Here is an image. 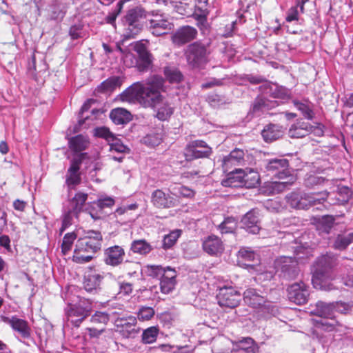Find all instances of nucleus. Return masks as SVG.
<instances>
[{
	"label": "nucleus",
	"instance_id": "f257e3e1",
	"mask_svg": "<svg viewBox=\"0 0 353 353\" xmlns=\"http://www.w3.org/2000/svg\"><path fill=\"white\" fill-rule=\"evenodd\" d=\"M165 79L159 75L148 77L144 83H134L121 94V101L129 103L138 102L142 106H152L161 99V92L166 91Z\"/></svg>",
	"mask_w": 353,
	"mask_h": 353
},
{
	"label": "nucleus",
	"instance_id": "f03ea898",
	"mask_svg": "<svg viewBox=\"0 0 353 353\" xmlns=\"http://www.w3.org/2000/svg\"><path fill=\"white\" fill-rule=\"evenodd\" d=\"M353 192L347 186H337L332 192H292L286 196L288 204L297 209L305 210L327 201L330 205H345L352 197Z\"/></svg>",
	"mask_w": 353,
	"mask_h": 353
},
{
	"label": "nucleus",
	"instance_id": "7ed1b4c3",
	"mask_svg": "<svg viewBox=\"0 0 353 353\" xmlns=\"http://www.w3.org/2000/svg\"><path fill=\"white\" fill-rule=\"evenodd\" d=\"M102 242L103 236L100 232L87 231L76 243L72 261L80 264L91 261L94 254L101 249Z\"/></svg>",
	"mask_w": 353,
	"mask_h": 353
},
{
	"label": "nucleus",
	"instance_id": "20e7f679",
	"mask_svg": "<svg viewBox=\"0 0 353 353\" xmlns=\"http://www.w3.org/2000/svg\"><path fill=\"white\" fill-rule=\"evenodd\" d=\"M337 265V257L331 253L319 256L314 264L312 283L314 288L330 291L333 289L330 283L332 270Z\"/></svg>",
	"mask_w": 353,
	"mask_h": 353
},
{
	"label": "nucleus",
	"instance_id": "39448f33",
	"mask_svg": "<svg viewBox=\"0 0 353 353\" xmlns=\"http://www.w3.org/2000/svg\"><path fill=\"white\" fill-rule=\"evenodd\" d=\"M293 246L294 257L282 256L278 258L274 263L276 271L279 272V276L283 279L290 280L294 279L299 274L298 259H302L307 257L310 252L308 248L301 245Z\"/></svg>",
	"mask_w": 353,
	"mask_h": 353
},
{
	"label": "nucleus",
	"instance_id": "423d86ee",
	"mask_svg": "<svg viewBox=\"0 0 353 353\" xmlns=\"http://www.w3.org/2000/svg\"><path fill=\"white\" fill-rule=\"evenodd\" d=\"M146 26L151 33L157 37L168 33L174 27L172 19L159 10H153L148 13Z\"/></svg>",
	"mask_w": 353,
	"mask_h": 353
},
{
	"label": "nucleus",
	"instance_id": "0eeeda50",
	"mask_svg": "<svg viewBox=\"0 0 353 353\" xmlns=\"http://www.w3.org/2000/svg\"><path fill=\"white\" fill-rule=\"evenodd\" d=\"M77 298L78 302L68 303L65 309L68 321H70L76 327H79L81 323L90 314L92 308L91 301L79 296Z\"/></svg>",
	"mask_w": 353,
	"mask_h": 353
},
{
	"label": "nucleus",
	"instance_id": "6e6552de",
	"mask_svg": "<svg viewBox=\"0 0 353 353\" xmlns=\"http://www.w3.org/2000/svg\"><path fill=\"white\" fill-rule=\"evenodd\" d=\"M243 301L247 305L254 308H260L265 314L272 316L278 314L277 307L270 301H267L254 289H248L244 292Z\"/></svg>",
	"mask_w": 353,
	"mask_h": 353
},
{
	"label": "nucleus",
	"instance_id": "1a4fd4ad",
	"mask_svg": "<svg viewBox=\"0 0 353 353\" xmlns=\"http://www.w3.org/2000/svg\"><path fill=\"white\" fill-rule=\"evenodd\" d=\"M148 13L143 8L136 7L128 10L125 17V36L128 38L134 37L141 30L140 19H147Z\"/></svg>",
	"mask_w": 353,
	"mask_h": 353
},
{
	"label": "nucleus",
	"instance_id": "9d476101",
	"mask_svg": "<svg viewBox=\"0 0 353 353\" xmlns=\"http://www.w3.org/2000/svg\"><path fill=\"white\" fill-rule=\"evenodd\" d=\"M88 199V194L83 192H77L75 196L69 201L68 210L65 212L62 225L60 228V235L72 223L74 216L77 217L78 214L81 211L83 205Z\"/></svg>",
	"mask_w": 353,
	"mask_h": 353
},
{
	"label": "nucleus",
	"instance_id": "9b49d317",
	"mask_svg": "<svg viewBox=\"0 0 353 353\" xmlns=\"http://www.w3.org/2000/svg\"><path fill=\"white\" fill-rule=\"evenodd\" d=\"M264 171L268 175L282 179L290 176L289 161L284 158H274L263 161Z\"/></svg>",
	"mask_w": 353,
	"mask_h": 353
},
{
	"label": "nucleus",
	"instance_id": "f8f14e48",
	"mask_svg": "<svg viewBox=\"0 0 353 353\" xmlns=\"http://www.w3.org/2000/svg\"><path fill=\"white\" fill-rule=\"evenodd\" d=\"M209 43L205 45L200 41L194 42L188 46L186 52L187 60L192 66H198L205 63L210 52L208 48Z\"/></svg>",
	"mask_w": 353,
	"mask_h": 353
},
{
	"label": "nucleus",
	"instance_id": "ddd939ff",
	"mask_svg": "<svg viewBox=\"0 0 353 353\" xmlns=\"http://www.w3.org/2000/svg\"><path fill=\"white\" fill-rule=\"evenodd\" d=\"M218 303L221 307L234 308L241 300V293L232 287L220 288L217 294Z\"/></svg>",
	"mask_w": 353,
	"mask_h": 353
},
{
	"label": "nucleus",
	"instance_id": "4468645a",
	"mask_svg": "<svg viewBox=\"0 0 353 353\" xmlns=\"http://www.w3.org/2000/svg\"><path fill=\"white\" fill-rule=\"evenodd\" d=\"M308 287L303 282L295 283L288 288V299L296 305H303L307 301Z\"/></svg>",
	"mask_w": 353,
	"mask_h": 353
},
{
	"label": "nucleus",
	"instance_id": "2eb2a0df",
	"mask_svg": "<svg viewBox=\"0 0 353 353\" xmlns=\"http://www.w3.org/2000/svg\"><path fill=\"white\" fill-rule=\"evenodd\" d=\"M242 228L249 233L256 234L260 231L259 211L257 209H252L248 212L241 219Z\"/></svg>",
	"mask_w": 353,
	"mask_h": 353
},
{
	"label": "nucleus",
	"instance_id": "dca6fc26",
	"mask_svg": "<svg viewBox=\"0 0 353 353\" xmlns=\"http://www.w3.org/2000/svg\"><path fill=\"white\" fill-rule=\"evenodd\" d=\"M211 153V148L203 141H194L190 143L186 148L185 156L189 159H199L208 157Z\"/></svg>",
	"mask_w": 353,
	"mask_h": 353
},
{
	"label": "nucleus",
	"instance_id": "f3484780",
	"mask_svg": "<svg viewBox=\"0 0 353 353\" xmlns=\"http://www.w3.org/2000/svg\"><path fill=\"white\" fill-rule=\"evenodd\" d=\"M137 318L128 316L125 318H118L115 320L117 330L125 338H129L136 334Z\"/></svg>",
	"mask_w": 353,
	"mask_h": 353
},
{
	"label": "nucleus",
	"instance_id": "a211bd4d",
	"mask_svg": "<svg viewBox=\"0 0 353 353\" xmlns=\"http://www.w3.org/2000/svg\"><path fill=\"white\" fill-rule=\"evenodd\" d=\"M125 254V251L122 247L119 245L110 246L104 250V263L110 266H118L123 263Z\"/></svg>",
	"mask_w": 353,
	"mask_h": 353
},
{
	"label": "nucleus",
	"instance_id": "6ab92c4d",
	"mask_svg": "<svg viewBox=\"0 0 353 353\" xmlns=\"http://www.w3.org/2000/svg\"><path fill=\"white\" fill-rule=\"evenodd\" d=\"M197 35V30L191 26H183L179 28L172 37V42L177 46H182L194 40Z\"/></svg>",
	"mask_w": 353,
	"mask_h": 353
},
{
	"label": "nucleus",
	"instance_id": "aec40b11",
	"mask_svg": "<svg viewBox=\"0 0 353 353\" xmlns=\"http://www.w3.org/2000/svg\"><path fill=\"white\" fill-rule=\"evenodd\" d=\"M161 92V99L152 106H145L156 109V117L162 121H168L174 113V107Z\"/></svg>",
	"mask_w": 353,
	"mask_h": 353
},
{
	"label": "nucleus",
	"instance_id": "412c9836",
	"mask_svg": "<svg viewBox=\"0 0 353 353\" xmlns=\"http://www.w3.org/2000/svg\"><path fill=\"white\" fill-rule=\"evenodd\" d=\"M151 201L159 208H170L176 205V200L170 194L161 190H156L152 194Z\"/></svg>",
	"mask_w": 353,
	"mask_h": 353
},
{
	"label": "nucleus",
	"instance_id": "4be33fe9",
	"mask_svg": "<svg viewBox=\"0 0 353 353\" xmlns=\"http://www.w3.org/2000/svg\"><path fill=\"white\" fill-rule=\"evenodd\" d=\"M259 90L263 94L269 95L273 98L285 99L289 97L288 91L286 88L272 83L266 79L264 83L260 85Z\"/></svg>",
	"mask_w": 353,
	"mask_h": 353
},
{
	"label": "nucleus",
	"instance_id": "5701e85b",
	"mask_svg": "<svg viewBox=\"0 0 353 353\" xmlns=\"http://www.w3.org/2000/svg\"><path fill=\"white\" fill-rule=\"evenodd\" d=\"M203 250L211 256H219L224 250V245L218 236L210 235L206 237L202 243Z\"/></svg>",
	"mask_w": 353,
	"mask_h": 353
},
{
	"label": "nucleus",
	"instance_id": "b1692460",
	"mask_svg": "<svg viewBox=\"0 0 353 353\" xmlns=\"http://www.w3.org/2000/svg\"><path fill=\"white\" fill-rule=\"evenodd\" d=\"M176 272L174 269L170 268L167 270V273L159 279L160 289L162 293L169 294L174 289L176 284Z\"/></svg>",
	"mask_w": 353,
	"mask_h": 353
},
{
	"label": "nucleus",
	"instance_id": "393cba45",
	"mask_svg": "<svg viewBox=\"0 0 353 353\" xmlns=\"http://www.w3.org/2000/svg\"><path fill=\"white\" fill-rule=\"evenodd\" d=\"M244 161V152L240 149L232 150L228 156L225 157L223 160L222 166L225 172L234 165H241Z\"/></svg>",
	"mask_w": 353,
	"mask_h": 353
},
{
	"label": "nucleus",
	"instance_id": "a878e982",
	"mask_svg": "<svg viewBox=\"0 0 353 353\" xmlns=\"http://www.w3.org/2000/svg\"><path fill=\"white\" fill-rule=\"evenodd\" d=\"M65 3L59 1H53L47 9L48 18L50 20L61 21L65 15Z\"/></svg>",
	"mask_w": 353,
	"mask_h": 353
},
{
	"label": "nucleus",
	"instance_id": "bb28decb",
	"mask_svg": "<svg viewBox=\"0 0 353 353\" xmlns=\"http://www.w3.org/2000/svg\"><path fill=\"white\" fill-rule=\"evenodd\" d=\"M313 126L309 123L299 121L291 125L288 131V135L291 138H303L309 134L312 130Z\"/></svg>",
	"mask_w": 353,
	"mask_h": 353
},
{
	"label": "nucleus",
	"instance_id": "cd10ccee",
	"mask_svg": "<svg viewBox=\"0 0 353 353\" xmlns=\"http://www.w3.org/2000/svg\"><path fill=\"white\" fill-rule=\"evenodd\" d=\"M284 132L282 126L270 123L265 125L261 132V135L265 142H272L283 137Z\"/></svg>",
	"mask_w": 353,
	"mask_h": 353
},
{
	"label": "nucleus",
	"instance_id": "c85d7f7f",
	"mask_svg": "<svg viewBox=\"0 0 353 353\" xmlns=\"http://www.w3.org/2000/svg\"><path fill=\"white\" fill-rule=\"evenodd\" d=\"M310 313L324 319L334 317V303H327L319 301L315 304L313 309L311 310Z\"/></svg>",
	"mask_w": 353,
	"mask_h": 353
},
{
	"label": "nucleus",
	"instance_id": "c756f323",
	"mask_svg": "<svg viewBox=\"0 0 353 353\" xmlns=\"http://www.w3.org/2000/svg\"><path fill=\"white\" fill-rule=\"evenodd\" d=\"M228 177L222 181L225 187H243V170L234 169L228 171Z\"/></svg>",
	"mask_w": 353,
	"mask_h": 353
},
{
	"label": "nucleus",
	"instance_id": "7c9ffc66",
	"mask_svg": "<svg viewBox=\"0 0 353 353\" xmlns=\"http://www.w3.org/2000/svg\"><path fill=\"white\" fill-rule=\"evenodd\" d=\"M89 139L87 137L79 134L71 137L68 140V146L71 151L75 154L83 153L89 145Z\"/></svg>",
	"mask_w": 353,
	"mask_h": 353
},
{
	"label": "nucleus",
	"instance_id": "2f4dec72",
	"mask_svg": "<svg viewBox=\"0 0 353 353\" xmlns=\"http://www.w3.org/2000/svg\"><path fill=\"white\" fill-rule=\"evenodd\" d=\"M103 276L99 274H90L85 278L83 286L89 293L97 294L101 290V281Z\"/></svg>",
	"mask_w": 353,
	"mask_h": 353
},
{
	"label": "nucleus",
	"instance_id": "473e14b6",
	"mask_svg": "<svg viewBox=\"0 0 353 353\" xmlns=\"http://www.w3.org/2000/svg\"><path fill=\"white\" fill-rule=\"evenodd\" d=\"M110 117L117 125H124L132 120L131 113L121 108L113 109L110 114Z\"/></svg>",
	"mask_w": 353,
	"mask_h": 353
},
{
	"label": "nucleus",
	"instance_id": "72a5a7b5",
	"mask_svg": "<svg viewBox=\"0 0 353 353\" xmlns=\"http://www.w3.org/2000/svg\"><path fill=\"white\" fill-rule=\"evenodd\" d=\"M293 104L296 108L301 112V113L305 119L312 120L314 118V105L311 102L307 100H303L301 101L294 100Z\"/></svg>",
	"mask_w": 353,
	"mask_h": 353
},
{
	"label": "nucleus",
	"instance_id": "f704fd0d",
	"mask_svg": "<svg viewBox=\"0 0 353 353\" xmlns=\"http://www.w3.org/2000/svg\"><path fill=\"white\" fill-rule=\"evenodd\" d=\"M260 176L259 173L252 169L243 170V186L252 188L259 184Z\"/></svg>",
	"mask_w": 353,
	"mask_h": 353
},
{
	"label": "nucleus",
	"instance_id": "c9c22d12",
	"mask_svg": "<svg viewBox=\"0 0 353 353\" xmlns=\"http://www.w3.org/2000/svg\"><path fill=\"white\" fill-rule=\"evenodd\" d=\"M342 282L346 286L353 288V261H348L341 269Z\"/></svg>",
	"mask_w": 353,
	"mask_h": 353
},
{
	"label": "nucleus",
	"instance_id": "e433bc0d",
	"mask_svg": "<svg viewBox=\"0 0 353 353\" xmlns=\"http://www.w3.org/2000/svg\"><path fill=\"white\" fill-rule=\"evenodd\" d=\"M353 243V232L347 234H338L333 243V248L338 250H344Z\"/></svg>",
	"mask_w": 353,
	"mask_h": 353
},
{
	"label": "nucleus",
	"instance_id": "4c0bfd02",
	"mask_svg": "<svg viewBox=\"0 0 353 353\" xmlns=\"http://www.w3.org/2000/svg\"><path fill=\"white\" fill-rule=\"evenodd\" d=\"M122 83L123 79L121 77L114 76L101 83L99 89L101 92H110L116 88L120 87Z\"/></svg>",
	"mask_w": 353,
	"mask_h": 353
},
{
	"label": "nucleus",
	"instance_id": "58836bf2",
	"mask_svg": "<svg viewBox=\"0 0 353 353\" xmlns=\"http://www.w3.org/2000/svg\"><path fill=\"white\" fill-rule=\"evenodd\" d=\"M81 181L79 170H76L75 168H69L66 174V184L69 189H74L76 185L79 184Z\"/></svg>",
	"mask_w": 353,
	"mask_h": 353
},
{
	"label": "nucleus",
	"instance_id": "ea45409f",
	"mask_svg": "<svg viewBox=\"0 0 353 353\" xmlns=\"http://www.w3.org/2000/svg\"><path fill=\"white\" fill-rule=\"evenodd\" d=\"M130 250L134 253L147 254L152 250V247L145 240H134L131 244Z\"/></svg>",
	"mask_w": 353,
	"mask_h": 353
},
{
	"label": "nucleus",
	"instance_id": "a19ab883",
	"mask_svg": "<svg viewBox=\"0 0 353 353\" xmlns=\"http://www.w3.org/2000/svg\"><path fill=\"white\" fill-rule=\"evenodd\" d=\"M163 139V133L153 132L150 133L143 137L141 141L143 144L148 147L154 148L161 143Z\"/></svg>",
	"mask_w": 353,
	"mask_h": 353
},
{
	"label": "nucleus",
	"instance_id": "79ce46f5",
	"mask_svg": "<svg viewBox=\"0 0 353 353\" xmlns=\"http://www.w3.org/2000/svg\"><path fill=\"white\" fill-rule=\"evenodd\" d=\"M237 227V221L234 217H226L223 221L218 225V230L221 234L232 233Z\"/></svg>",
	"mask_w": 353,
	"mask_h": 353
},
{
	"label": "nucleus",
	"instance_id": "37998d69",
	"mask_svg": "<svg viewBox=\"0 0 353 353\" xmlns=\"http://www.w3.org/2000/svg\"><path fill=\"white\" fill-rule=\"evenodd\" d=\"M1 320L10 325L12 329L17 331L22 336V319L19 318L17 315H13L11 317L1 315Z\"/></svg>",
	"mask_w": 353,
	"mask_h": 353
},
{
	"label": "nucleus",
	"instance_id": "c03bdc74",
	"mask_svg": "<svg viewBox=\"0 0 353 353\" xmlns=\"http://www.w3.org/2000/svg\"><path fill=\"white\" fill-rule=\"evenodd\" d=\"M170 268L169 266L163 267L157 265H148L145 267V271L148 276L160 279L167 273V270Z\"/></svg>",
	"mask_w": 353,
	"mask_h": 353
},
{
	"label": "nucleus",
	"instance_id": "a18cd8bd",
	"mask_svg": "<svg viewBox=\"0 0 353 353\" xmlns=\"http://www.w3.org/2000/svg\"><path fill=\"white\" fill-rule=\"evenodd\" d=\"M279 103L276 101H270L265 98H257L253 104V110L254 112L259 110H266L277 106Z\"/></svg>",
	"mask_w": 353,
	"mask_h": 353
},
{
	"label": "nucleus",
	"instance_id": "49530a36",
	"mask_svg": "<svg viewBox=\"0 0 353 353\" xmlns=\"http://www.w3.org/2000/svg\"><path fill=\"white\" fill-rule=\"evenodd\" d=\"M335 223V217L331 215L323 216L318 223V230L329 234Z\"/></svg>",
	"mask_w": 353,
	"mask_h": 353
},
{
	"label": "nucleus",
	"instance_id": "de8ad7c7",
	"mask_svg": "<svg viewBox=\"0 0 353 353\" xmlns=\"http://www.w3.org/2000/svg\"><path fill=\"white\" fill-rule=\"evenodd\" d=\"M327 180L323 177L316 174L307 175L304 180L305 187L313 189L324 184Z\"/></svg>",
	"mask_w": 353,
	"mask_h": 353
},
{
	"label": "nucleus",
	"instance_id": "09e8293b",
	"mask_svg": "<svg viewBox=\"0 0 353 353\" xmlns=\"http://www.w3.org/2000/svg\"><path fill=\"white\" fill-rule=\"evenodd\" d=\"M239 347L247 353H256L257 347L254 341L250 337L243 338L238 341Z\"/></svg>",
	"mask_w": 353,
	"mask_h": 353
},
{
	"label": "nucleus",
	"instance_id": "8fccbe9b",
	"mask_svg": "<svg viewBox=\"0 0 353 353\" xmlns=\"http://www.w3.org/2000/svg\"><path fill=\"white\" fill-rule=\"evenodd\" d=\"M109 145L111 152L114 151L120 154H128L130 151V148L124 145L121 139L116 137L110 142Z\"/></svg>",
	"mask_w": 353,
	"mask_h": 353
},
{
	"label": "nucleus",
	"instance_id": "3c124183",
	"mask_svg": "<svg viewBox=\"0 0 353 353\" xmlns=\"http://www.w3.org/2000/svg\"><path fill=\"white\" fill-rule=\"evenodd\" d=\"M336 325L337 321L334 319V317L322 318L321 320L316 321V327L327 332L333 330Z\"/></svg>",
	"mask_w": 353,
	"mask_h": 353
},
{
	"label": "nucleus",
	"instance_id": "603ef678",
	"mask_svg": "<svg viewBox=\"0 0 353 353\" xmlns=\"http://www.w3.org/2000/svg\"><path fill=\"white\" fill-rule=\"evenodd\" d=\"M77 239V234L74 232H69L65 234L61 243V252L65 255L72 249L74 240Z\"/></svg>",
	"mask_w": 353,
	"mask_h": 353
},
{
	"label": "nucleus",
	"instance_id": "864d4df0",
	"mask_svg": "<svg viewBox=\"0 0 353 353\" xmlns=\"http://www.w3.org/2000/svg\"><path fill=\"white\" fill-rule=\"evenodd\" d=\"M180 230H175L165 236L163 240V247L164 249H168L172 247L181 235Z\"/></svg>",
	"mask_w": 353,
	"mask_h": 353
},
{
	"label": "nucleus",
	"instance_id": "5fc2aeb1",
	"mask_svg": "<svg viewBox=\"0 0 353 353\" xmlns=\"http://www.w3.org/2000/svg\"><path fill=\"white\" fill-rule=\"evenodd\" d=\"M159 329L157 327H150L142 334V341L144 343H152L157 340Z\"/></svg>",
	"mask_w": 353,
	"mask_h": 353
},
{
	"label": "nucleus",
	"instance_id": "6e6d98bb",
	"mask_svg": "<svg viewBox=\"0 0 353 353\" xmlns=\"http://www.w3.org/2000/svg\"><path fill=\"white\" fill-rule=\"evenodd\" d=\"M239 258L248 262L257 261V254L250 248H242L239 251Z\"/></svg>",
	"mask_w": 353,
	"mask_h": 353
},
{
	"label": "nucleus",
	"instance_id": "4d7b16f0",
	"mask_svg": "<svg viewBox=\"0 0 353 353\" xmlns=\"http://www.w3.org/2000/svg\"><path fill=\"white\" fill-rule=\"evenodd\" d=\"M110 320L108 313L103 312H96L91 317L90 321L94 324H99L105 327Z\"/></svg>",
	"mask_w": 353,
	"mask_h": 353
},
{
	"label": "nucleus",
	"instance_id": "13d9d810",
	"mask_svg": "<svg viewBox=\"0 0 353 353\" xmlns=\"http://www.w3.org/2000/svg\"><path fill=\"white\" fill-rule=\"evenodd\" d=\"M154 310L152 307L143 306L139 309L137 316L140 321H148L154 316Z\"/></svg>",
	"mask_w": 353,
	"mask_h": 353
},
{
	"label": "nucleus",
	"instance_id": "bf43d9fd",
	"mask_svg": "<svg viewBox=\"0 0 353 353\" xmlns=\"http://www.w3.org/2000/svg\"><path fill=\"white\" fill-rule=\"evenodd\" d=\"M205 6L206 5H196L194 13L196 19L203 25L206 22V18L208 14V11L205 8Z\"/></svg>",
	"mask_w": 353,
	"mask_h": 353
},
{
	"label": "nucleus",
	"instance_id": "052dcab7",
	"mask_svg": "<svg viewBox=\"0 0 353 353\" xmlns=\"http://www.w3.org/2000/svg\"><path fill=\"white\" fill-rule=\"evenodd\" d=\"M114 199L110 196H105L99 199L97 201L92 203L94 206L99 208L100 210L105 208H111L114 205Z\"/></svg>",
	"mask_w": 353,
	"mask_h": 353
},
{
	"label": "nucleus",
	"instance_id": "680f3d73",
	"mask_svg": "<svg viewBox=\"0 0 353 353\" xmlns=\"http://www.w3.org/2000/svg\"><path fill=\"white\" fill-rule=\"evenodd\" d=\"M164 74L171 83L179 82L182 78V75L179 71L168 67L164 68Z\"/></svg>",
	"mask_w": 353,
	"mask_h": 353
},
{
	"label": "nucleus",
	"instance_id": "e2e57ef3",
	"mask_svg": "<svg viewBox=\"0 0 353 353\" xmlns=\"http://www.w3.org/2000/svg\"><path fill=\"white\" fill-rule=\"evenodd\" d=\"M83 24L79 21L72 25L69 30V35L72 39H77L83 37Z\"/></svg>",
	"mask_w": 353,
	"mask_h": 353
},
{
	"label": "nucleus",
	"instance_id": "0e129e2a",
	"mask_svg": "<svg viewBox=\"0 0 353 353\" xmlns=\"http://www.w3.org/2000/svg\"><path fill=\"white\" fill-rule=\"evenodd\" d=\"M95 135L98 137L105 139L108 143L113 140L114 134L108 128L101 127L95 129Z\"/></svg>",
	"mask_w": 353,
	"mask_h": 353
},
{
	"label": "nucleus",
	"instance_id": "69168bd1",
	"mask_svg": "<svg viewBox=\"0 0 353 353\" xmlns=\"http://www.w3.org/2000/svg\"><path fill=\"white\" fill-rule=\"evenodd\" d=\"M229 79L228 78L224 77L222 79L211 78L205 83L201 85L203 89H208L214 86H222L225 84V81Z\"/></svg>",
	"mask_w": 353,
	"mask_h": 353
},
{
	"label": "nucleus",
	"instance_id": "338daca9",
	"mask_svg": "<svg viewBox=\"0 0 353 353\" xmlns=\"http://www.w3.org/2000/svg\"><path fill=\"white\" fill-rule=\"evenodd\" d=\"M299 19V12L297 6H293L290 8L287 13L285 20L288 22H292L293 21H297Z\"/></svg>",
	"mask_w": 353,
	"mask_h": 353
},
{
	"label": "nucleus",
	"instance_id": "774afa93",
	"mask_svg": "<svg viewBox=\"0 0 353 353\" xmlns=\"http://www.w3.org/2000/svg\"><path fill=\"white\" fill-rule=\"evenodd\" d=\"M86 153H78L77 155L71 160L70 168H75L76 170H79L80 165L85 157Z\"/></svg>",
	"mask_w": 353,
	"mask_h": 353
}]
</instances>
